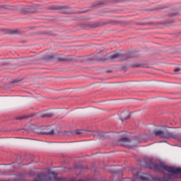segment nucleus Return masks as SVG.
Here are the masks:
<instances>
[{"mask_svg": "<svg viewBox=\"0 0 181 181\" xmlns=\"http://www.w3.org/2000/svg\"><path fill=\"white\" fill-rule=\"evenodd\" d=\"M76 134L77 135H80V134H81V130H76Z\"/></svg>", "mask_w": 181, "mask_h": 181, "instance_id": "10", "label": "nucleus"}, {"mask_svg": "<svg viewBox=\"0 0 181 181\" xmlns=\"http://www.w3.org/2000/svg\"><path fill=\"white\" fill-rule=\"evenodd\" d=\"M180 70H181L180 68H175V69H174V71H175V73H177V71H180Z\"/></svg>", "mask_w": 181, "mask_h": 181, "instance_id": "8", "label": "nucleus"}, {"mask_svg": "<svg viewBox=\"0 0 181 181\" xmlns=\"http://www.w3.org/2000/svg\"><path fill=\"white\" fill-rule=\"evenodd\" d=\"M13 83H18V81H17V80H14V81H13Z\"/></svg>", "mask_w": 181, "mask_h": 181, "instance_id": "13", "label": "nucleus"}, {"mask_svg": "<svg viewBox=\"0 0 181 181\" xmlns=\"http://www.w3.org/2000/svg\"><path fill=\"white\" fill-rule=\"evenodd\" d=\"M19 119H22V117H20Z\"/></svg>", "mask_w": 181, "mask_h": 181, "instance_id": "15", "label": "nucleus"}, {"mask_svg": "<svg viewBox=\"0 0 181 181\" xmlns=\"http://www.w3.org/2000/svg\"><path fill=\"white\" fill-rule=\"evenodd\" d=\"M23 11H24V12H29V9H28V8H23Z\"/></svg>", "mask_w": 181, "mask_h": 181, "instance_id": "11", "label": "nucleus"}, {"mask_svg": "<svg viewBox=\"0 0 181 181\" xmlns=\"http://www.w3.org/2000/svg\"><path fill=\"white\" fill-rule=\"evenodd\" d=\"M50 117H53V114H52V113H42L41 115L42 118H50Z\"/></svg>", "mask_w": 181, "mask_h": 181, "instance_id": "6", "label": "nucleus"}, {"mask_svg": "<svg viewBox=\"0 0 181 181\" xmlns=\"http://www.w3.org/2000/svg\"><path fill=\"white\" fill-rule=\"evenodd\" d=\"M154 135L156 136H159L160 138H164L165 139H179V134L176 132H170L168 131H160V130H156L154 131Z\"/></svg>", "mask_w": 181, "mask_h": 181, "instance_id": "2", "label": "nucleus"}, {"mask_svg": "<svg viewBox=\"0 0 181 181\" xmlns=\"http://www.w3.org/2000/svg\"><path fill=\"white\" fill-rule=\"evenodd\" d=\"M122 56L121 54L118 53H112V54H107L106 51H102L97 54V60L98 62H105V60H117L118 59H121Z\"/></svg>", "mask_w": 181, "mask_h": 181, "instance_id": "1", "label": "nucleus"}, {"mask_svg": "<svg viewBox=\"0 0 181 181\" xmlns=\"http://www.w3.org/2000/svg\"><path fill=\"white\" fill-rule=\"evenodd\" d=\"M53 57H54V56H49L47 57V59H53Z\"/></svg>", "mask_w": 181, "mask_h": 181, "instance_id": "12", "label": "nucleus"}, {"mask_svg": "<svg viewBox=\"0 0 181 181\" xmlns=\"http://www.w3.org/2000/svg\"><path fill=\"white\" fill-rule=\"evenodd\" d=\"M55 130L51 127H47L46 131L44 132L45 135H54Z\"/></svg>", "mask_w": 181, "mask_h": 181, "instance_id": "4", "label": "nucleus"}, {"mask_svg": "<svg viewBox=\"0 0 181 181\" xmlns=\"http://www.w3.org/2000/svg\"><path fill=\"white\" fill-rule=\"evenodd\" d=\"M52 11H59L61 13H70L69 11V8L67 7H62L60 6H53L50 8Z\"/></svg>", "mask_w": 181, "mask_h": 181, "instance_id": "3", "label": "nucleus"}, {"mask_svg": "<svg viewBox=\"0 0 181 181\" xmlns=\"http://www.w3.org/2000/svg\"><path fill=\"white\" fill-rule=\"evenodd\" d=\"M132 141V140H131L127 137H124L120 139V142H122L124 145H129V144H131Z\"/></svg>", "mask_w": 181, "mask_h": 181, "instance_id": "5", "label": "nucleus"}, {"mask_svg": "<svg viewBox=\"0 0 181 181\" xmlns=\"http://www.w3.org/2000/svg\"><path fill=\"white\" fill-rule=\"evenodd\" d=\"M130 115L129 112H126L125 113H123L122 115V118H123V119H128V118H129Z\"/></svg>", "mask_w": 181, "mask_h": 181, "instance_id": "7", "label": "nucleus"}, {"mask_svg": "<svg viewBox=\"0 0 181 181\" xmlns=\"http://www.w3.org/2000/svg\"><path fill=\"white\" fill-rule=\"evenodd\" d=\"M1 8H4V9H9V6H2Z\"/></svg>", "mask_w": 181, "mask_h": 181, "instance_id": "9", "label": "nucleus"}, {"mask_svg": "<svg viewBox=\"0 0 181 181\" xmlns=\"http://www.w3.org/2000/svg\"><path fill=\"white\" fill-rule=\"evenodd\" d=\"M134 67H139V65H135Z\"/></svg>", "mask_w": 181, "mask_h": 181, "instance_id": "14", "label": "nucleus"}]
</instances>
